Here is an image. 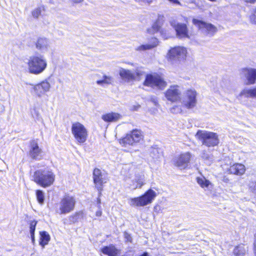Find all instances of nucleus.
I'll return each instance as SVG.
<instances>
[{
    "instance_id": "36",
    "label": "nucleus",
    "mask_w": 256,
    "mask_h": 256,
    "mask_svg": "<svg viewBox=\"0 0 256 256\" xmlns=\"http://www.w3.org/2000/svg\"><path fill=\"white\" fill-rule=\"evenodd\" d=\"M37 224V222L36 220H32L30 222V234H34L35 230H36V226Z\"/></svg>"
},
{
    "instance_id": "1",
    "label": "nucleus",
    "mask_w": 256,
    "mask_h": 256,
    "mask_svg": "<svg viewBox=\"0 0 256 256\" xmlns=\"http://www.w3.org/2000/svg\"><path fill=\"white\" fill-rule=\"evenodd\" d=\"M27 64L29 72L34 74H41L47 66L46 59L40 54L30 56Z\"/></svg>"
},
{
    "instance_id": "20",
    "label": "nucleus",
    "mask_w": 256,
    "mask_h": 256,
    "mask_svg": "<svg viewBox=\"0 0 256 256\" xmlns=\"http://www.w3.org/2000/svg\"><path fill=\"white\" fill-rule=\"evenodd\" d=\"M42 150L36 142L33 141L30 144V158L34 160H40L41 158Z\"/></svg>"
},
{
    "instance_id": "7",
    "label": "nucleus",
    "mask_w": 256,
    "mask_h": 256,
    "mask_svg": "<svg viewBox=\"0 0 256 256\" xmlns=\"http://www.w3.org/2000/svg\"><path fill=\"white\" fill-rule=\"evenodd\" d=\"M72 132L76 142L82 144L84 142L88 137V132L83 124L80 122L72 124Z\"/></svg>"
},
{
    "instance_id": "32",
    "label": "nucleus",
    "mask_w": 256,
    "mask_h": 256,
    "mask_svg": "<svg viewBox=\"0 0 256 256\" xmlns=\"http://www.w3.org/2000/svg\"><path fill=\"white\" fill-rule=\"evenodd\" d=\"M160 20H158L152 26V32H151V29H148L147 32L150 34H154L155 32H157L160 28Z\"/></svg>"
},
{
    "instance_id": "43",
    "label": "nucleus",
    "mask_w": 256,
    "mask_h": 256,
    "mask_svg": "<svg viewBox=\"0 0 256 256\" xmlns=\"http://www.w3.org/2000/svg\"><path fill=\"white\" fill-rule=\"evenodd\" d=\"M102 214V212L101 210H99L96 212V216H101Z\"/></svg>"
},
{
    "instance_id": "15",
    "label": "nucleus",
    "mask_w": 256,
    "mask_h": 256,
    "mask_svg": "<svg viewBox=\"0 0 256 256\" xmlns=\"http://www.w3.org/2000/svg\"><path fill=\"white\" fill-rule=\"evenodd\" d=\"M190 158V152H186L175 157L173 160L174 164L180 169H184L187 167Z\"/></svg>"
},
{
    "instance_id": "39",
    "label": "nucleus",
    "mask_w": 256,
    "mask_h": 256,
    "mask_svg": "<svg viewBox=\"0 0 256 256\" xmlns=\"http://www.w3.org/2000/svg\"><path fill=\"white\" fill-rule=\"evenodd\" d=\"M124 236L125 239L126 240L127 242H132V238L130 236V234H129L128 233H127L126 232H124Z\"/></svg>"
},
{
    "instance_id": "47",
    "label": "nucleus",
    "mask_w": 256,
    "mask_h": 256,
    "mask_svg": "<svg viewBox=\"0 0 256 256\" xmlns=\"http://www.w3.org/2000/svg\"><path fill=\"white\" fill-rule=\"evenodd\" d=\"M195 93H196V92L193 91V100H192L193 104L196 102V100H195L196 94H195Z\"/></svg>"
},
{
    "instance_id": "16",
    "label": "nucleus",
    "mask_w": 256,
    "mask_h": 256,
    "mask_svg": "<svg viewBox=\"0 0 256 256\" xmlns=\"http://www.w3.org/2000/svg\"><path fill=\"white\" fill-rule=\"evenodd\" d=\"M246 171V168L244 164L241 163L236 162L230 166L226 170L228 174L242 176Z\"/></svg>"
},
{
    "instance_id": "46",
    "label": "nucleus",
    "mask_w": 256,
    "mask_h": 256,
    "mask_svg": "<svg viewBox=\"0 0 256 256\" xmlns=\"http://www.w3.org/2000/svg\"><path fill=\"white\" fill-rule=\"evenodd\" d=\"M74 3H80L83 2L84 0H72Z\"/></svg>"
},
{
    "instance_id": "34",
    "label": "nucleus",
    "mask_w": 256,
    "mask_h": 256,
    "mask_svg": "<svg viewBox=\"0 0 256 256\" xmlns=\"http://www.w3.org/2000/svg\"><path fill=\"white\" fill-rule=\"evenodd\" d=\"M36 198L40 204H42L44 200V193L41 190H38L36 192Z\"/></svg>"
},
{
    "instance_id": "12",
    "label": "nucleus",
    "mask_w": 256,
    "mask_h": 256,
    "mask_svg": "<svg viewBox=\"0 0 256 256\" xmlns=\"http://www.w3.org/2000/svg\"><path fill=\"white\" fill-rule=\"evenodd\" d=\"M186 50L184 47H174L169 50L168 58L170 60H180L186 56Z\"/></svg>"
},
{
    "instance_id": "24",
    "label": "nucleus",
    "mask_w": 256,
    "mask_h": 256,
    "mask_svg": "<svg viewBox=\"0 0 256 256\" xmlns=\"http://www.w3.org/2000/svg\"><path fill=\"white\" fill-rule=\"evenodd\" d=\"M120 114L116 112H110L104 114L102 118L106 122H115L121 118Z\"/></svg>"
},
{
    "instance_id": "49",
    "label": "nucleus",
    "mask_w": 256,
    "mask_h": 256,
    "mask_svg": "<svg viewBox=\"0 0 256 256\" xmlns=\"http://www.w3.org/2000/svg\"><path fill=\"white\" fill-rule=\"evenodd\" d=\"M148 29H151V32H152V27L150 28H149Z\"/></svg>"
},
{
    "instance_id": "8",
    "label": "nucleus",
    "mask_w": 256,
    "mask_h": 256,
    "mask_svg": "<svg viewBox=\"0 0 256 256\" xmlns=\"http://www.w3.org/2000/svg\"><path fill=\"white\" fill-rule=\"evenodd\" d=\"M144 85L163 90L166 86V82L158 75L148 74L144 80Z\"/></svg>"
},
{
    "instance_id": "22",
    "label": "nucleus",
    "mask_w": 256,
    "mask_h": 256,
    "mask_svg": "<svg viewBox=\"0 0 256 256\" xmlns=\"http://www.w3.org/2000/svg\"><path fill=\"white\" fill-rule=\"evenodd\" d=\"M182 106L186 108H191L192 104V91L190 90L184 94L182 98Z\"/></svg>"
},
{
    "instance_id": "38",
    "label": "nucleus",
    "mask_w": 256,
    "mask_h": 256,
    "mask_svg": "<svg viewBox=\"0 0 256 256\" xmlns=\"http://www.w3.org/2000/svg\"><path fill=\"white\" fill-rule=\"evenodd\" d=\"M254 239L252 244V250L254 256H256V232L254 234Z\"/></svg>"
},
{
    "instance_id": "11",
    "label": "nucleus",
    "mask_w": 256,
    "mask_h": 256,
    "mask_svg": "<svg viewBox=\"0 0 256 256\" xmlns=\"http://www.w3.org/2000/svg\"><path fill=\"white\" fill-rule=\"evenodd\" d=\"M93 178L94 183L99 191V194L100 195L102 189L103 184L106 182V176L102 174L100 169L96 168L93 172Z\"/></svg>"
},
{
    "instance_id": "5",
    "label": "nucleus",
    "mask_w": 256,
    "mask_h": 256,
    "mask_svg": "<svg viewBox=\"0 0 256 256\" xmlns=\"http://www.w3.org/2000/svg\"><path fill=\"white\" fill-rule=\"evenodd\" d=\"M76 200L68 195L65 196L60 201L56 212L60 214H65L70 213L74 210Z\"/></svg>"
},
{
    "instance_id": "29",
    "label": "nucleus",
    "mask_w": 256,
    "mask_h": 256,
    "mask_svg": "<svg viewBox=\"0 0 256 256\" xmlns=\"http://www.w3.org/2000/svg\"><path fill=\"white\" fill-rule=\"evenodd\" d=\"M196 180L200 186L202 188H208L209 186L211 184L210 182L204 176L197 177L196 178Z\"/></svg>"
},
{
    "instance_id": "13",
    "label": "nucleus",
    "mask_w": 256,
    "mask_h": 256,
    "mask_svg": "<svg viewBox=\"0 0 256 256\" xmlns=\"http://www.w3.org/2000/svg\"><path fill=\"white\" fill-rule=\"evenodd\" d=\"M144 176L142 174H136L132 178L128 179L126 184L130 188L136 190L137 188H141L145 184Z\"/></svg>"
},
{
    "instance_id": "6",
    "label": "nucleus",
    "mask_w": 256,
    "mask_h": 256,
    "mask_svg": "<svg viewBox=\"0 0 256 256\" xmlns=\"http://www.w3.org/2000/svg\"><path fill=\"white\" fill-rule=\"evenodd\" d=\"M119 74L122 80L126 82H130L140 80L142 76L144 74V72L141 68H138L134 70L121 68L119 71Z\"/></svg>"
},
{
    "instance_id": "25",
    "label": "nucleus",
    "mask_w": 256,
    "mask_h": 256,
    "mask_svg": "<svg viewBox=\"0 0 256 256\" xmlns=\"http://www.w3.org/2000/svg\"><path fill=\"white\" fill-rule=\"evenodd\" d=\"M101 252L108 256H118L119 250L112 244L104 247Z\"/></svg>"
},
{
    "instance_id": "23",
    "label": "nucleus",
    "mask_w": 256,
    "mask_h": 256,
    "mask_svg": "<svg viewBox=\"0 0 256 256\" xmlns=\"http://www.w3.org/2000/svg\"><path fill=\"white\" fill-rule=\"evenodd\" d=\"M158 40L155 38L151 39L150 43L149 44H142L136 48L137 51H144L148 50H150L158 45Z\"/></svg>"
},
{
    "instance_id": "33",
    "label": "nucleus",
    "mask_w": 256,
    "mask_h": 256,
    "mask_svg": "<svg viewBox=\"0 0 256 256\" xmlns=\"http://www.w3.org/2000/svg\"><path fill=\"white\" fill-rule=\"evenodd\" d=\"M193 24L200 30H204L206 26V22L196 19L193 18Z\"/></svg>"
},
{
    "instance_id": "35",
    "label": "nucleus",
    "mask_w": 256,
    "mask_h": 256,
    "mask_svg": "<svg viewBox=\"0 0 256 256\" xmlns=\"http://www.w3.org/2000/svg\"><path fill=\"white\" fill-rule=\"evenodd\" d=\"M42 11V8L41 7H38L35 8L32 10V16L34 18H38V16L40 15Z\"/></svg>"
},
{
    "instance_id": "18",
    "label": "nucleus",
    "mask_w": 256,
    "mask_h": 256,
    "mask_svg": "<svg viewBox=\"0 0 256 256\" xmlns=\"http://www.w3.org/2000/svg\"><path fill=\"white\" fill-rule=\"evenodd\" d=\"M171 26L174 28L176 36L179 38H188V30L185 24H180L175 20L170 21Z\"/></svg>"
},
{
    "instance_id": "21",
    "label": "nucleus",
    "mask_w": 256,
    "mask_h": 256,
    "mask_svg": "<svg viewBox=\"0 0 256 256\" xmlns=\"http://www.w3.org/2000/svg\"><path fill=\"white\" fill-rule=\"evenodd\" d=\"M248 247L240 243L236 246L232 250V256H245L248 252Z\"/></svg>"
},
{
    "instance_id": "27",
    "label": "nucleus",
    "mask_w": 256,
    "mask_h": 256,
    "mask_svg": "<svg viewBox=\"0 0 256 256\" xmlns=\"http://www.w3.org/2000/svg\"><path fill=\"white\" fill-rule=\"evenodd\" d=\"M240 96L246 98H256V86L252 88L243 90L240 92Z\"/></svg>"
},
{
    "instance_id": "31",
    "label": "nucleus",
    "mask_w": 256,
    "mask_h": 256,
    "mask_svg": "<svg viewBox=\"0 0 256 256\" xmlns=\"http://www.w3.org/2000/svg\"><path fill=\"white\" fill-rule=\"evenodd\" d=\"M208 34L214 35L217 32V28L213 24L207 23L204 29Z\"/></svg>"
},
{
    "instance_id": "9",
    "label": "nucleus",
    "mask_w": 256,
    "mask_h": 256,
    "mask_svg": "<svg viewBox=\"0 0 256 256\" xmlns=\"http://www.w3.org/2000/svg\"><path fill=\"white\" fill-rule=\"evenodd\" d=\"M240 74L246 80L245 85L254 84L256 82V68H244L240 70Z\"/></svg>"
},
{
    "instance_id": "42",
    "label": "nucleus",
    "mask_w": 256,
    "mask_h": 256,
    "mask_svg": "<svg viewBox=\"0 0 256 256\" xmlns=\"http://www.w3.org/2000/svg\"><path fill=\"white\" fill-rule=\"evenodd\" d=\"M251 191L252 192H256V182H255V184L254 186H251Z\"/></svg>"
},
{
    "instance_id": "17",
    "label": "nucleus",
    "mask_w": 256,
    "mask_h": 256,
    "mask_svg": "<svg viewBox=\"0 0 256 256\" xmlns=\"http://www.w3.org/2000/svg\"><path fill=\"white\" fill-rule=\"evenodd\" d=\"M36 95L41 97L46 92H48L50 88V84L46 80H44L36 85L31 84Z\"/></svg>"
},
{
    "instance_id": "37",
    "label": "nucleus",
    "mask_w": 256,
    "mask_h": 256,
    "mask_svg": "<svg viewBox=\"0 0 256 256\" xmlns=\"http://www.w3.org/2000/svg\"><path fill=\"white\" fill-rule=\"evenodd\" d=\"M250 20L252 23L256 24V7L254 8L253 13L250 16Z\"/></svg>"
},
{
    "instance_id": "41",
    "label": "nucleus",
    "mask_w": 256,
    "mask_h": 256,
    "mask_svg": "<svg viewBox=\"0 0 256 256\" xmlns=\"http://www.w3.org/2000/svg\"><path fill=\"white\" fill-rule=\"evenodd\" d=\"M137 2H144L148 4L151 3L153 0H135Z\"/></svg>"
},
{
    "instance_id": "14",
    "label": "nucleus",
    "mask_w": 256,
    "mask_h": 256,
    "mask_svg": "<svg viewBox=\"0 0 256 256\" xmlns=\"http://www.w3.org/2000/svg\"><path fill=\"white\" fill-rule=\"evenodd\" d=\"M164 94L168 100L176 102L180 98L181 91L178 86L174 85L170 86Z\"/></svg>"
},
{
    "instance_id": "30",
    "label": "nucleus",
    "mask_w": 256,
    "mask_h": 256,
    "mask_svg": "<svg viewBox=\"0 0 256 256\" xmlns=\"http://www.w3.org/2000/svg\"><path fill=\"white\" fill-rule=\"evenodd\" d=\"M102 78V80L96 81L98 84L100 86H103L104 84L108 85L112 84L114 82V78L112 76L104 75Z\"/></svg>"
},
{
    "instance_id": "19",
    "label": "nucleus",
    "mask_w": 256,
    "mask_h": 256,
    "mask_svg": "<svg viewBox=\"0 0 256 256\" xmlns=\"http://www.w3.org/2000/svg\"><path fill=\"white\" fill-rule=\"evenodd\" d=\"M50 46L48 39L44 37L38 38L36 42V48L41 52L46 51Z\"/></svg>"
},
{
    "instance_id": "10",
    "label": "nucleus",
    "mask_w": 256,
    "mask_h": 256,
    "mask_svg": "<svg viewBox=\"0 0 256 256\" xmlns=\"http://www.w3.org/2000/svg\"><path fill=\"white\" fill-rule=\"evenodd\" d=\"M142 137L140 132L136 130L131 132L130 134H127L120 142L124 145H133L135 143L138 142L142 139Z\"/></svg>"
},
{
    "instance_id": "26",
    "label": "nucleus",
    "mask_w": 256,
    "mask_h": 256,
    "mask_svg": "<svg viewBox=\"0 0 256 256\" xmlns=\"http://www.w3.org/2000/svg\"><path fill=\"white\" fill-rule=\"evenodd\" d=\"M40 244L44 248V246L48 244L50 240V234L46 231L40 232Z\"/></svg>"
},
{
    "instance_id": "3",
    "label": "nucleus",
    "mask_w": 256,
    "mask_h": 256,
    "mask_svg": "<svg viewBox=\"0 0 256 256\" xmlns=\"http://www.w3.org/2000/svg\"><path fill=\"white\" fill-rule=\"evenodd\" d=\"M196 138L207 147H214L218 144V134L214 132L198 130L196 134Z\"/></svg>"
},
{
    "instance_id": "48",
    "label": "nucleus",
    "mask_w": 256,
    "mask_h": 256,
    "mask_svg": "<svg viewBox=\"0 0 256 256\" xmlns=\"http://www.w3.org/2000/svg\"><path fill=\"white\" fill-rule=\"evenodd\" d=\"M97 202H98V204H100L101 203L100 199V198H98ZM98 206L100 207V205H99Z\"/></svg>"
},
{
    "instance_id": "4",
    "label": "nucleus",
    "mask_w": 256,
    "mask_h": 256,
    "mask_svg": "<svg viewBox=\"0 0 256 256\" xmlns=\"http://www.w3.org/2000/svg\"><path fill=\"white\" fill-rule=\"evenodd\" d=\"M156 196V192L150 189L142 196L130 198L128 202L132 206H144L152 203Z\"/></svg>"
},
{
    "instance_id": "40",
    "label": "nucleus",
    "mask_w": 256,
    "mask_h": 256,
    "mask_svg": "<svg viewBox=\"0 0 256 256\" xmlns=\"http://www.w3.org/2000/svg\"><path fill=\"white\" fill-rule=\"evenodd\" d=\"M244 1L246 4H254L256 3V0H244Z\"/></svg>"
},
{
    "instance_id": "44",
    "label": "nucleus",
    "mask_w": 256,
    "mask_h": 256,
    "mask_svg": "<svg viewBox=\"0 0 256 256\" xmlns=\"http://www.w3.org/2000/svg\"><path fill=\"white\" fill-rule=\"evenodd\" d=\"M169 1L176 4H180V2L178 0H168Z\"/></svg>"
},
{
    "instance_id": "45",
    "label": "nucleus",
    "mask_w": 256,
    "mask_h": 256,
    "mask_svg": "<svg viewBox=\"0 0 256 256\" xmlns=\"http://www.w3.org/2000/svg\"><path fill=\"white\" fill-rule=\"evenodd\" d=\"M30 237L32 238V243L34 244V234H30Z\"/></svg>"
},
{
    "instance_id": "28",
    "label": "nucleus",
    "mask_w": 256,
    "mask_h": 256,
    "mask_svg": "<svg viewBox=\"0 0 256 256\" xmlns=\"http://www.w3.org/2000/svg\"><path fill=\"white\" fill-rule=\"evenodd\" d=\"M150 156L154 160H158L162 156V150L158 148H151Z\"/></svg>"
},
{
    "instance_id": "2",
    "label": "nucleus",
    "mask_w": 256,
    "mask_h": 256,
    "mask_svg": "<svg viewBox=\"0 0 256 256\" xmlns=\"http://www.w3.org/2000/svg\"><path fill=\"white\" fill-rule=\"evenodd\" d=\"M55 175L51 170L40 169L36 170L33 175V180L42 187H48L54 183Z\"/></svg>"
}]
</instances>
